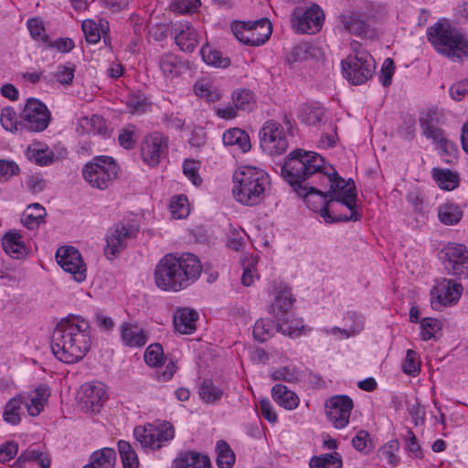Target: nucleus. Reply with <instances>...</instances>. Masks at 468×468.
Instances as JSON below:
<instances>
[{
	"mask_svg": "<svg viewBox=\"0 0 468 468\" xmlns=\"http://www.w3.org/2000/svg\"><path fill=\"white\" fill-rule=\"evenodd\" d=\"M277 331L276 319L272 321L259 319L253 327V336L260 342H264L272 335L273 330Z\"/></svg>",
	"mask_w": 468,
	"mask_h": 468,
	"instance_id": "nucleus-48",
	"label": "nucleus"
},
{
	"mask_svg": "<svg viewBox=\"0 0 468 468\" xmlns=\"http://www.w3.org/2000/svg\"><path fill=\"white\" fill-rule=\"evenodd\" d=\"M26 396L17 395L10 399L3 411V420L8 424L18 425L21 422L22 406H25Z\"/></svg>",
	"mask_w": 468,
	"mask_h": 468,
	"instance_id": "nucleus-32",
	"label": "nucleus"
},
{
	"mask_svg": "<svg viewBox=\"0 0 468 468\" xmlns=\"http://www.w3.org/2000/svg\"><path fill=\"white\" fill-rule=\"evenodd\" d=\"M153 439H154V444L158 445V449H160L165 442L171 441L174 436V428L168 423H163L159 428L153 429Z\"/></svg>",
	"mask_w": 468,
	"mask_h": 468,
	"instance_id": "nucleus-54",
	"label": "nucleus"
},
{
	"mask_svg": "<svg viewBox=\"0 0 468 468\" xmlns=\"http://www.w3.org/2000/svg\"><path fill=\"white\" fill-rule=\"evenodd\" d=\"M197 319L198 314L196 310L186 307L177 308L173 319L175 329L180 334H193L197 328Z\"/></svg>",
	"mask_w": 468,
	"mask_h": 468,
	"instance_id": "nucleus-25",
	"label": "nucleus"
},
{
	"mask_svg": "<svg viewBox=\"0 0 468 468\" xmlns=\"http://www.w3.org/2000/svg\"><path fill=\"white\" fill-rule=\"evenodd\" d=\"M46 216V209L39 204L34 203L27 207L25 211L22 223L28 229H35L43 221Z\"/></svg>",
	"mask_w": 468,
	"mask_h": 468,
	"instance_id": "nucleus-38",
	"label": "nucleus"
},
{
	"mask_svg": "<svg viewBox=\"0 0 468 468\" xmlns=\"http://www.w3.org/2000/svg\"><path fill=\"white\" fill-rule=\"evenodd\" d=\"M299 119L307 125L318 126L326 120L325 109L317 104H305L300 108Z\"/></svg>",
	"mask_w": 468,
	"mask_h": 468,
	"instance_id": "nucleus-29",
	"label": "nucleus"
},
{
	"mask_svg": "<svg viewBox=\"0 0 468 468\" xmlns=\"http://www.w3.org/2000/svg\"><path fill=\"white\" fill-rule=\"evenodd\" d=\"M200 53L203 60L212 66L219 68H227L229 66L230 61L229 58H223L221 53L216 49H211L207 47H202Z\"/></svg>",
	"mask_w": 468,
	"mask_h": 468,
	"instance_id": "nucleus-51",
	"label": "nucleus"
},
{
	"mask_svg": "<svg viewBox=\"0 0 468 468\" xmlns=\"http://www.w3.org/2000/svg\"><path fill=\"white\" fill-rule=\"evenodd\" d=\"M341 22L346 30L350 34L361 37L373 39L377 37V31L372 26L370 16L359 11H351L341 16Z\"/></svg>",
	"mask_w": 468,
	"mask_h": 468,
	"instance_id": "nucleus-21",
	"label": "nucleus"
},
{
	"mask_svg": "<svg viewBox=\"0 0 468 468\" xmlns=\"http://www.w3.org/2000/svg\"><path fill=\"white\" fill-rule=\"evenodd\" d=\"M270 186L269 175L258 167H240L233 174V196L239 203L245 206L260 204L265 198Z\"/></svg>",
	"mask_w": 468,
	"mask_h": 468,
	"instance_id": "nucleus-3",
	"label": "nucleus"
},
{
	"mask_svg": "<svg viewBox=\"0 0 468 468\" xmlns=\"http://www.w3.org/2000/svg\"><path fill=\"white\" fill-rule=\"evenodd\" d=\"M318 48L308 43L294 46L288 53L286 62L292 67L294 63L303 62L316 56Z\"/></svg>",
	"mask_w": 468,
	"mask_h": 468,
	"instance_id": "nucleus-36",
	"label": "nucleus"
},
{
	"mask_svg": "<svg viewBox=\"0 0 468 468\" xmlns=\"http://www.w3.org/2000/svg\"><path fill=\"white\" fill-rule=\"evenodd\" d=\"M261 148L271 155L281 154L288 148V140L282 125L273 120L267 121L260 133Z\"/></svg>",
	"mask_w": 468,
	"mask_h": 468,
	"instance_id": "nucleus-11",
	"label": "nucleus"
},
{
	"mask_svg": "<svg viewBox=\"0 0 468 468\" xmlns=\"http://www.w3.org/2000/svg\"><path fill=\"white\" fill-rule=\"evenodd\" d=\"M448 272L460 278L468 277V250L463 244L449 243L442 250Z\"/></svg>",
	"mask_w": 468,
	"mask_h": 468,
	"instance_id": "nucleus-18",
	"label": "nucleus"
},
{
	"mask_svg": "<svg viewBox=\"0 0 468 468\" xmlns=\"http://www.w3.org/2000/svg\"><path fill=\"white\" fill-rule=\"evenodd\" d=\"M324 158L311 151L295 149L290 153L282 166V175L295 191L303 187V183L314 177L321 176L324 173Z\"/></svg>",
	"mask_w": 468,
	"mask_h": 468,
	"instance_id": "nucleus-4",
	"label": "nucleus"
},
{
	"mask_svg": "<svg viewBox=\"0 0 468 468\" xmlns=\"http://www.w3.org/2000/svg\"><path fill=\"white\" fill-rule=\"evenodd\" d=\"M36 461L41 468H49L50 459L42 452L37 450H27L23 452L16 459L15 465L20 467V465L26 462Z\"/></svg>",
	"mask_w": 468,
	"mask_h": 468,
	"instance_id": "nucleus-49",
	"label": "nucleus"
},
{
	"mask_svg": "<svg viewBox=\"0 0 468 468\" xmlns=\"http://www.w3.org/2000/svg\"><path fill=\"white\" fill-rule=\"evenodd\" d=\"M202 272L201 263L192 253L166 254L154 269L155 285L165 292H179L193 284Z\"/></svg>",
	"mask_w": 468,
	"mask_h": 468,
	"instance_id": "nucleus-2",
	"label": "nucleus"
},
{
	"mask_svg": "<svg viewBox=\"0 0 468 468\" xmlns=\"http://www.w3.org/2000/svg\"><path fill=\"white\" fill-rule=\"evenodd\" d=\"M21 130L42 132L50 122V112L42 101L30 98L21 112Z\"/></svg>",
	"mask_w": 468,
	"mask_h": 468,
	"instance_id": "nucleus-10",
	"label": "nucleus"
},
{
	"mask_svg": "<svg viewBox=\"0 0 468 468\" xmlns=\"http://www.w3.org/2000/svg\"><path fill=\"white\" fill-rule=\"evenodd\" d=\"M138 229L132 224L117 223L106 234L105 254L115 257L127 246V240L134 238Z\"/></svg>",
	"mask_w": 468,
	"mask_h": 468,
	"instance_id": "nucleus-19",
	"label": "nucleus"
},
{
	"mask_svg": "<svg viewBox=\"0 0 468 468\" xmlns=\"http://www.w3.org/2000/svg\"><path fill=\"white\" fill-rule=\"evenodd\" d=\"M293 301L291 292L282 290L277 292L274 302L270 306L269 312L272 318L276 319L277 332L283 335L291 334V329L289 327L284 328L283 323L288 319V312L292 308Z\"/></svg>",
	"mask_w": 468,
	"mask_h": 468,
	"instance_id": "nucleus-22",
	"label": "nucleus"
},
{
	"mask_svg": "<svg viewBox=\"0 0 468 468\" xmlns=\"http://www.w3.org/2000/svg\"><path fill=\"white\" fill-rule=\"evenodd\" d=\"M420 336L423 341L431 340L441 329V323L438 319L426 317L420 322Z\"/></svg>",
	"mask_w": 468,
	"mask_h": 468,
	"instance_id": "nucleus-52",
	"label": "nucleus"
},
{
	"mask_svg": "<svg viewBox=\"0 0 468 468\" xmlns=\"http://www.w3.org/2000/svg\"><path fill=\"white\" fill-rule=\"evenodd\" d=\"M188 200L184 196L174 197L170 203V212L174 218H184L189 214Z\"/></svg>",
	"mask_w": 468,
	"mask_h": 468,
	"instance_id": "nucleus-53",
	"label": "nucleus"
},
{
	"mask_svg": "<svg viewBox=\"0 0 468 468\" xmlns=\"http://www.w3.org/2000/svg\"><path fill=\"white\" fill-rule=\"evenodd\" d=\"M119 166L116 161L106 155L95 156L82 169L84 179L90 186L106 189L117 177Z\"/></svg>",
	"mask_w": 468,
	"mask_h": 468,
	"instance_id": "nucleus-7",
	"label": "nucleus"
},
{
	"mask_svg": "<svg viewBox=\"0 0 468 468\" xmlns=\"http://www.w3.org/2000/svg\"><path fill=\"white\" fill-rule=\"evenodd\" d=\"M310 468H341L342 459L338 452L314 456L309 462Z\"/></svg>",
	"mask_w": 468,
	"mask_h": 468,
	"instance_id": "nucleus-41",
	"label": "nucleus"
},
{
	"mask_svg": "<svg viewBox=\"0 0 468 468\" xmlns=\"http://www.w3.org/2000/svg\"><path fill=\"white\" fill-rule=\"evenodd\" d=\"M91 346L90 327L87 320L67 317L56 326L51 342L54 356L61 362L74 364L81 360Z\"/></svg>",
	"mask_w": 468,
	"mask_h": 468,
	"instance_id": "nucleus-1",
	"label": "nucleus"
},
{
	"mask_svg": "<svg viewBox=\"0 0 468 468\" xmlns=\"http://www.w3.org/2000/svg\"><path fill=\"white\" fill-rule=\"evenodd\" d=\"M121 337L124 346L142 347L148 340L145 331L137 324L124 322L121 325Z\"/></svg>",
	"mask_w": 468,
	"mask_h": 468,
	"instance_id": "nucleus-26",
	"label": "nucleus"
},
{
	"mask_svg": "<svg viewBox=\"0 0 468 468\" xmlns=\"http://www.w3.org/2000/svg\"><path fill=\"white\" fill-rule=\"evenodd\" d=\"M0 122L3 126V128L9 132H16L18 129H21V123L17 122L16 120V114L15 111L11 108H5L2 111L1 116H0Z\"/></svg>",
	"mask_w": 468,
	"mask_h": 468,
	"instance_id": "nucleus-56",
	"label": "nucleus"
},
{
	"mask_svg": "<svg viewBox=\"0 0 468 468\" xmlns=\"http://www.w3.org/2000/svg\"><path fill=\"white\" fill-rule=\"evenodd\" d=\"M75 74L74 65H58L56 71L49 75L44 76L43 79L47 81H52L56 80L58 83L63 86H69L72 83Z\"/></svg>",
	"mask_w": 468,
	"mask_h": 468,
	"instance_id": "nucleus-42",
	"label": "nucleus"
},
{
	"mask_svg": "<svg viewBox=\"0 0 468 468\" xmlns=\"http://www.w3.org/2000/svg\"><path fill=\"white\" fill-rule=\"evenodd\" d=\"M168 152L167 137L159 132L146 134L141 144V157L143 162L151 166H156Z\"/></svg>",
	"mask_w": 468,
	"mask_h": 468,
	"instance_id": "nucleus-13",
	"label": "nucleus"
},
{
	"mask_svg": "<svg viewBox=\"0 0 468 468\" xmlns=\"http://www.w3.org/2000/svg\"><path fill=\"white\" fill-rule=\"evenodd\" d=\"M199 166V163L195 160H186L183 164L184 175L196 186H199L202 184V178L198 174Z\"/></svg>",
	"mask_w": 468,
	"mask_h": 468,
	"instance_id": "nucleus-59",
	"label": "nucleus"
},
{
	"mask_svg": "<svg viewBox=\"0 0 468 468\" xmlns=\"http://www.w3.org/2000/svg\"><path fill=\"white\" fill-rule=\"evenodd\" d=\"M119 144L125 149H133L136 143L135 127L129 125L120 131Z\"/></svg>",
	"mask_w": 468,
	"mask_h": 468,
	"instance_id": "nucleus-64",
	"label": "nucleus"
},
{
	"mask_svg": "<svg viewBox=\"0 0 468 468\" xmlns=\"http://www.w3.org/2000/svg\"><path fill=\"white\" fill-rule=\"evenodd\" d=\"M49 397V390L46 385H40L30 395V399L26 397L25 407L27 409L30 416H37L44 409L45 403Z\"/></svg>",
	"mask_w": 468,
	"mask_h": 468,
	"instance_id": "nucleus-33",
	"label": "nucleus"
},
{
	"mask_svg": "<svg viewBox=\"0 0 468 468\" xmlns=\"http://www.w3.org/2000/svg\"><path fill=\"white\" fill-rule=\"evenodd\" d=\"M406 449L416 458L422 459L423 452L420 443L418 442L417 437L410 429H407L403 435Z\"/></svg>",
	"mask_w": 468,
	"mask_h": 468,
	"instance_id": "nucleus-61",
	"label": "nucleus"
},
{
	"mask_svg": "<svg viewBox=\"0 0 468 468\" xmlns=\"http://www.w3.org/2000/svg\"><path fill=\"white\" fill-rule=\"evenodd\" d=\"M420 125L422 134L432 142L441 140L444 131L441 125L444 122L443 113L438 109H427L420 114Z\"/></svg>",
	"mask_w": 468,
	"mask_h": 468,
	"instance_id": "nucleus-23",
	"label": "nucleus"
},
{
	"mask_svg": "<svg viewBox=\"0 0 468 468\" xmlns=\"http://www.w3.org/2000/svg\"><path fill=\"white\" fill-rule=\"evenodd\" d=\"M438 217L445 225H455L462 219L463 211L457 205L446 203L439 207Z\"/></svg>",
	"mask_w": 468,
	"mask_h": 468,
	"instance_id": "nucleus-40",
	"label": "nucleus"
},
{
	"mask_svg": "<svg viewBox=\"0 0 468 468\" xmlns=\"http://www.w3.org/2000/svg\"><path fill=\"white\" fill-rule=\"evenodd\" d=\"M118 450L123 468H138L139 461L137 454L129 442L120 441L118 442Z\"/></svg>",
	"mask_w": 468,
	"mask_h": 468,
	"instance_id": "nucleus-46",
	"label": "nucleus"
},
{
	"mask_svg": "<svg viewBox=\"0 0 468 468\" xmlns=\"http://www.w3.org/2000/svg\"><path fill=\"white\" fill-rule=\"evenodd\" d=\"M224 395V390L217 386L212 380L206 379L202 382L199 388L200 399L207 403L214 404L221 399Z\"/></svg>",
	"mask_w": 468,
	"mask_h": 468,
	"instance_id": "nucleus-39",
	"label": "nucleus"
},
{
	"mask_svg": "<svg viewBox=\"0 0 468 468\" xmlns=\"http://www.w3.org/2000/svg\"><path fill=\"white\" fill-rule=\"evenodd\" d=\"M342 73L353 85H361L368 80L376 69L372 56L365 51H356L354 56L349 55L341 62Z\"/></svg>",
	"mask_w": 468,
	"mask_h": 468,
	"instance_id": "nucleus-8",
	"label": "nucleus"
},
{
	"mask_svg": "<svg viewBox=\"0 0 468 468\" xmlns=\"http://www.w3.org/2000/svg\"><path fill=\"white\" fill-rule=\"evenodd\" d=\"M353 407V400L346 395L334 396L324 405L325 414L336 429L347 426Z\"/></svg>",
	"mask_w": 468,
	"mask_h": 468,
	"instance_id": "nucleus-17",
	"label": "nucleus"
},
{
	"mask_svg": "<svg viewBox=\"0 0 468 468\" xmlns=\"http://www.w3.org/2000/svg\"><path fill=\"white\" fill-rule=\"evenodd\" d=\"M232 101L238 110L250 112L253 109L255 101L253 94L247 89H239L233 91Z\"/></svg>",
	"mask_w": 468,
	"mask_h": 468,
	"instance_id": "nucleus-45",
	"label": "nucleus"
},
{
	"mask_svg": "<svg viewBox=\"0 0 468 468\" xmlns=\"http://www.w3.org/2000/svg\"><path fill=\"white\" fill-rule=\"evenodd\" d=\"M432 176L441 189L451 191L459 186L458 175L449 169L433 168Z\"/></svg>",
	"mask_w": 468,
	"mask_h": 468,
	"instance_id": "nucleus-37",
	"label": "nucleus"
},
{
	"mask_svg": "<svg viewBox=\"0 0 468 468\" xmlns=\"http://www.w3.org/2000/svg\"><path fill=\"white\" fill-rule=\"evenodd\" d=\"M2 246L5 252L11 258L20 259L27 254L23 237L16 229H10L3 236Z\"/></svg>",
	"mask_w": 468,
	"mask_h": 468,
	"instance_id": "nucleus-27",
	"label": "nucleus"
},
{
	"mask_svg": "<svg viewBox=\"0 0 468 468\" xmlns=\"http://www.w3.org/2000/svg\"><path fill=\"white\" fill-rule=\"evenodd\" d=\"M153 428L136 427L133 431L134 438L141 443L143 447L150 448L152 450L158 449V445L154 444L153 439Z\"/></svg>",
	"mask_w": 468,
	"mask_h": 468,
	"instance_id": "nucleus-58",
	"label": "nucleus"
},
{
	"mask_svg": "<svg viewBox=\"0 0 468 468\" xmlns=\"http://www.w3.org/2000/svg\"><path fill=\"white\" fill-rule=\"evenodd\" d=\"M399 450V441L398 440H390L378 450V456L381 460H385L393 467L399 463V457L397 452Z\"/></svg>",
	"mask_w": 468,
	"mask_h": 468,
	"instance_id": "nucleus-47",
	"label": "nucleus"
},
{
	"mask_svg": "<svg viewBox=\"0 0 468 468\" xmlns=\"http://www.w3.org/2000/svg\"><path fill=\"white\" fill-rule=\"evenodd\" d=\"M126 106L130 113L142 115L150 110L151 103L144 94L133 93L128 97Z\"/></svg>",
	"mask_w": 468,
	"mask_h": 468,
	"instance_id": "nucleus-44",
	"label": "nucleus"
},
{
	"mask_svg": "<svg viewBox=\"0 0 468 468\" xmlns=\"http://www.w3.org/2000/svg\"><path fill=\"white\" fill-rule=\"evenodd\" d=\"M271 378L276 381L297 383L301 379V371L295 367L285 366L271 372Z\"/></svg>",
	"mask_w": 468,
	"mask_h": 468,
	"instance_id": "nucleus-50",
	"label": "nucleus"
},
{
	"mask_svg": "<svg viewBox=\"0 0 468 468\" xmlns=\"http://www.w3.org/2000/svg\"><path fill=\"white\" fill-rule=\"evenodd\" d=\"M56 259L59 266L72 274L76 282H81L86 279V265L77 249L71 246L60 247L56 252Z\"/></svg>",
	"mask_w": 468,
	"mask_h": 468,
	"instance_id": "nucleus-16",
	"label": "nucleus"
},
{
	"mask_svg": "<svg viewBox=\"0 0 468 468\" xmlns=\"http://www.w3.org/2000/svg\"><path fill=\"white\" fill-rule=\"evenodd\" d=\"M196 94L200 98H205L209 102H214L221 98L220 91L205 83H196L194 86Z\"/></svg>",
	"mask_w": 468,
	"mask_h": 468,
	"instance_id": "nucleus-60",
	"label": "nucleus"
},
{
	"mask_svg": "<svg viewBox=\"0 0 468 468\" xmlns=\"http://www.w3.org/2000/svg\"><path fill=\"white\" fill-rule=\"evenodd\" d=\"M106 399L105 386L101 382L85 383L78 398L80 407L87 412H99Z\"/></svg>",
	"mask_w": 468,
	"mask_h": 468,
	"instance_id": "nucleus-20",
	"label": "nucleus"
},
{
	"mask_svg": "<svg viewBox=\"0 0 468 468\" xmlns=\"http://www.w3.org/2000/svg\"><path fill=\"white\" fill-rule=\"evenodd\" d=\"M174 468H212L207 456L196 452L181 454L174 462Z\"/></svg>",
	"mask_w": 468,
	"mask_h": 468,
	"instance_id": "nucleus-31",
	"label": "nucleus"
},
{
	"mask_svg": "<svg viewBox=\"0 0 468 468\" xmlns=\"http://www.w3.org/2000/svg\"><path fill=\"white\" fill-rule=\"evenodd\" d=\"M404 373L416 376L420 371V364L418 360L417 353L411 349H408L406 353L405 361L403 364Z\"/></svg>",
	"mask_w": 468,
	"mask_h": 468,
	"instance_id": "nucleus-62",
	"label": "nucleus"
},
{
	"mask_svg": "<svg viewBox=\"0 0 468 468\" xmlns=\"http://www.w3.org/2000/svg\"><path fill=\"white\" fill-rule=\"evenodd\" d=\"M164 350L160 344L150 345L144 353V360L151 367H158L162 364Z\"/></svg>",
	"mask_w": 468,
	"mask_h": 468,
	"instance_id": "nucleus-57",
	"label": "nucleus"
},
{
	"mask_svg": "<svg viewBox=\"0 0 468 468\" xmlns=\"http://www.w3.org/2000/svg\"><path fill=\"white\" fill-rule=\"evenodd\" d=\"M291 22L295 32L314 34L322 28L324 13L319 5H313L304 11L296 9L292 14Z\"/></svg>",
	"mask_w": 468,
	"mask_h": 468,
	"instance_id": "nucleus-15",
	"label": "nucleus"
},
{
	"mask_svg": "<svg viewBox=\"0 0 468 468\" xmlns=\"http://www.w3.org/2000/svg\"><path fill=\"white\" fill-rule=\"evenodd\" d=\"M434 49L452 62L468 60V38L448 23H436L427 29Z\"/></svg>",
	"mask_w": 468,
	"mask_h": 468,
	"instance_id": "nucleus-5",
	"label": "nucleus"
},
{
	"mask_svg": "<svg viewBox=\"0 0 468 468\" xmlns=\"http://www.w3.org/2000/svg\"><path fill=\"white\" fill-rule=\"evenodd\" d=\"M231 30L241 43L250 46L263 45L272 32L269 19L261 18L257 21H236L231 25Z\"/></svg>",
	"mask_w": 468,
	"mask_h": 468,
	"instance_id": "nucleus-9",
	"label": "nucleus"
},
{
	"mask_svg": "<svg viewBox=\"0 0 468 468\" xmlns=\"http://www.w3.org/2000/svg\"><path fill=\"white\" fill-rule=\"evenodd\" d=\"M406 198L416 213L420 215H424L426 213L428 206L425 203L424 194L420 189H411L407 194Z\"/></svg>",
	"mask_w": 468,
	"mask_h": 468,
	"instance_id": "nucleus-55",
	"label": "nucleus"
},
{
	"mask_svg": "<svg viewBox=\"0 0 468 468\" xmlns=\"http://www.w3.org/2000/svg\"><path fill=\"white\" fill-rule=\"evenodd\" d=\"M321 179H326L330 183V190L327 191L329 201H336L346 206L350 211L349 216H339V221H357L360 214L356 210V186L352 179L346 181L338 176L336 171L333 173L324 172Z\"/></svg>",
	"mask_w": 468,
	"mask_h": 468,
	"instance_id": "nucleus-6",
	"label": "nucleus"
},
{
	"mask_svg": "<svg viewBox=\"0 0 468 468\" xmlns=\"http://www.w3.org/2000/svg\"><path fill=\"white\" fill-rule=\"evenodd\" d=\"M82 30L85 35L87 42L96 44L101 39V31L99 26L91 19L84 20L82 23Z\"/></svg>",
	"mask_w": 468,
	"mask_h": 468,
	"instance_id": "nucleus-63",
	"label": "nucleus"
},
{
	"mask_svg": "<svg viewBox=\"0 0 468 468\" xmlns=\"http://www.w3.org/2000/svg\"><path fill=\"white\" fill-rule=\"evenodd\" d=\"M295 192L299 197H302L306 206L315 212H320V216L327 223L336 222L338 217H333L329 211V205L332 201H329L326 192L318 190L314 186L305 184L303 187L295 188Z\"/></svg>",
	"mask_w": 468,
	"mask_h": 468,
	"instance_id": "nucleus-14",
	"label": "nucleus"
},
{
	"mask_svg": "<svg viewBox=\"0 0 468 468\" xmlns=\"http://www.w3.org/2000/svg\"><path fill=\"white\" fill-rule=\"evenodd\" d=\"M27 157L38 165H48L54 161V152L46 145L37 143L28 146Z\"/></svg>",
	"mask_w": 468,
	"mask_h": 468,
	"instance_id": "nucleus-34",
	"label": "nucleus"
},
{
	"mask_svg": "<svg viewBox=\"0 0 468 468\" xmlns=\"http://www.w3.org/2000/svg\"><path fill=\"white\" fill-rule=\"evenodd\" d=\"M216 450L218 452L217 464L218 468H231L235 463V454L229 445L225 441L217 442Z\"/></svg>",
	"mask_w": 468,
	"mask_h": 468,
	"instance_id": "nucleus-43",
	"label": "nucleus"
},
{
	"mask_svg": "<svg viewBox=\"0 0 468 468\" xmlns=\"http://www.w3.org/2000/svg\"><path fill=\"white\" fill-rule=\"evenodd\" d=\"M222 141L225 145L237 146L243 153L248 152L251 147L248 133L239 128L226 131L223 133Z\"/></svg>",
	"mask_w": 468,
	"mask_h": 468,
	"instance_id": "nucleus-35",
	"label": "nucleus"
},
{
	"mask_svg": "<svg viewBox=\"0 0 468 468\" xmlns=\"http://www.w3.org/2000/svg\"><path fill=\"white\" fill-rule=\"evenodd\" d=\"M116 452L112 448H102L93 452L90 456V463L82 468H114Z\"/></svg>",
	"mask_w": 468,
	"mask_h": 468,
	"instance_id": "nucleus-30",
	"label": "nucleus"
},
{
	"mask_svg": "<svg viewBox=\"0 0 468 468\" xmlns=\"http://www.w3.org/2000/svg\"><path fill=\"white\" fill-rule=\"evenodd\" d=\"M271 397L279 406L288 410H294L299 405L298 396L282 384L272 387Z\"/></svg>",
	"mask_w": 468,
	"mask_h": 468,
	"instance_id": "nucleus-28",
	"label": "nucleus"
},
{
	"mask_svg": "<svg viewBox=\"0 0 468 468\" xmlns=\"http://www.w3.org/2000/svg\"><path fill=\"white\" fill-rule=\"evenodd\" d=\"M173 35L176 44L184 52H193L198 43L197 31L187 22L176 23Z\"/></svg>",
	"mask_w": 468,
	"mask_h": 468,
	"instance_id": "nucleus-24",
	"label": "nucleus"
},
{
	"mask_svg": "<svg viewBox=\"0 0 468 468\" xmlns=\"http://www.w3.org/2000/svg\"><path fill=\"white\" fill-rule=\"evenodd\" d=\"M462 284L450 279H441L431 288V306L435 311H441L443 307L454 305L463 293Z\"/></svg>",
	"mask_w": 468,
	"mask_h": 468,
	"instance_id": "nucleus-12",
	"label": "nucleus"
}]
</instances>
